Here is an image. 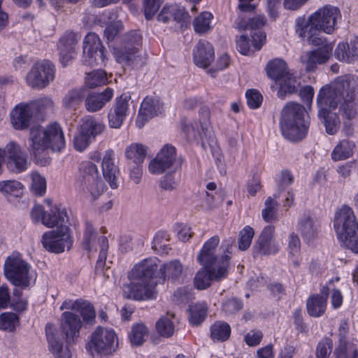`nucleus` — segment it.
Here are the masks:
<instances>
[{
    "label": "nucleus",
    "mask_w": 358,
    "mask_h": 358,
    "mask_svg": "<svg viewBox=\"0 0 358 358\" xmlns=\"http://www.w3.org/2000/svg\"><path fill=\"white\" fill-rule=\"evenodd\" d=\"M80 36L74 32L66 31L60 38L57 44L59 61L66 66L76 54V48Z\"/></svg>",
    "instance_id": "nucleus-17"
},
{
    "label": "nucleus",
    "mask_w": 358,
    "mask_h": 358,
    "mask_svg": "<svg viewBox=\"0 0 358 358\" xmlns=\"http://www.w3.org/2000/svg\"><path fill=\"white\" fill-rule=\"evenodd\" d=\"M107 82L106 73L103 70L94 71L85 78V83L90 88L103 85Z\"/></svg>",
    "instance_id": "nucleus-48"
},
{
    "label": "nucleus",
    "mask_w": 358,
    "mask_h": 358,
    "mask_svg": "<svg viewBox=\"0 0 358 358\" xmlns=\"http://www.w3.org/2000/svg\"><path fill=\"white\" fill-rule=\"evenodd\" d=\"M318 116L323 120L326 131L334 135L340 127V119L332 113L339 106L342 116L352 120L358 114V96L356 81L350 75L337 77L320 88L316 99Z\"/></svg>",
    "instance_id": "nucleus-1"
},
{
    "label": "nucleus",
    "mask_w": 358,
    "mask_h": 358,
    "mask_svg": "<svg viewBox=\"0 0 358 358\" xmlns=\"http://www.w3.org/2000/svg\"><path fill=\"white\" fill-rule=\"evenodd\" d=\"M85 192V196L91 201L97 199L104 191L103 182L100 179L88 180Z\"/></svg>",
    "instance_id": "nucleus-44"
},
{
    "label": "nucleus",
    "mask_w": 358,
    "mask_h": 358,
    "mask_svg": "<svg viewBox=\"0 0 358 358\" xmlns=\"http://www.w3.org/2000/svg\"><path fill=\"white\" fill-rule=\"evenodd\" d=\"M342 20L340 9L327 4L317 9L308 17L305 15L298 17L294 22L296 35L303 41H307L313 45H323L326 38L322 32L333 34L338 29Z\"/></svg>",
    "instance_id": "nucleus-2"
},
{
    "label": "nucleus",
    "mask_w": 358,
    "mask_h": 358,
    "mask_svg": "<svg viewBox=\"0 0 358 358\" xmlns=\"http://www.w3.org/2000/svg\"><path fill=\"white\" fill-rule=\"evenodd\" d=\"M130 96L129 94H122L116 99L115 103L110 108L108 113V122L112 128H120L129 113V101Z\"/></svg>",
    "instance_id": "nucleus-19"
},
{
    "label": "nucleus",
    "mask_w": 358,
    "mask_h": 358,
    "mask_svg": "<svg viewBox=\"0 0 358 358\" xmlns=\"http://www.w3.org/2000/svg\"><path fill=\"white\" fill-rule=\"evenodd\" d=\"M176 159V150L171 145L166 144L150 161L148 170L150 173L159 175L173 166Z\"/></svg>",
    "instance_id": "nucleus-15"
},
{
    "label": "nucleus",
    "mask_w": 358,
    "mask_h": 358,
    "mask_svg": "<svg viewBox=\"0 0 358 358\" xmlns=\"http://www.w3.org/2000/svg\"><path fill=\"white\" fill-rule=\"evenodd\" d=\"M274 232L273 225H267L264 228L255 245V252L268 255L275 254L279 250L280 244L273 239Z\"/></svg>",
    "instance_id": "nucleus-20"
},
{
    "label": "nucleus",
    "mask_w": 358,
    "mask_h": 358,
    "mask_svg": "<svg viewBox=\"0 0 358 358\" xmlns=\"http://www.w3.org/2000/svg\"><path fill=\"white\" fill-rule=\"evenodd\" d=\"M23 188V185L15 180L0 181V192L4 194L17 195Z\"/></svg>",
    "instance_id": "nucleus-54"
},
{
    "label": "nucleus",
    "mask_w": 358,
    "mask_h": 358,
    "mask_svg": "<svg viewBox=\"0 0 358 358\" xmlns=\"http://www.w3.org/2000/svg\"><path fill=\"white\" fill-rule=\"evenodd\" d=\"M148 331L147 327L143 324H138L133 327L131 333L129 336L130 341L133 345H141L148 336Z\"/></svg>",
    "instance_id": "nucleus-50"
},
{
    "label": "nucleus",
    "mask_w": 358,
    "mask_h": 358,
    "mask_svg": "<svg viewBox=\"0 0 358 358\" xmlns=\"http://www.w3.org/2000/svg\"><path fill=\"white\" fill-rule=\"evenodd\" d=\"M19 319L14 313H3L0 315V329L12 331L18 324Z\"/></svg>",
    "instance_id": "nucleus-51"
},
{
    "label": "nucleus",
    "mask_w": 358,
    "mask_h": 358,
    "mask_svg": "<svg viewBox=\"0 0 358 358\" xmlns=\"http://www.w3.org/2000/svg\"><path fill=\"white\" fill-rule=\"evenodd\" d=\"M213 15L209 12H203L196 17L193 22L194 30L195 32L203 34L212 29V21Z\"/></svg>",
    "instance_id": "nucleus-42"
},
{
    "label": "nucleus",
    "mask_w": 358,
    "mask_h": 358,
    "mask_svg": "<svg viewBox=\"0 0 358 358\" xmlns=\"http://www.w3.org/2000/svg\"><path fill=\"white\" fill-rule=\"evenodd\" d=\"M332 342L329 338L322 340L317 346L316 356L317 358H329L331 352Z\"/></svg>",
    "instance_id": "nucleus-60"
},
{
    "label": "nucleus",
    "mask_w": 358,
    "mask_h": 358,
    "mask_svg": "<svg viewBox=\"0 0 358 358\" xmlns=\"http://www.w3.org/2000/svg\"><path fill=\"white\" fill-rule=\"evenodd\" d=\"M355 143L349 140L343 139L334 147L331 157L334 162L345 160L350 158L353 154Z\"/></svg>",
    "instance_id": "nucleus-35"
},
{
    "label": "nucleus",
    "mask_w": 358,
    "mask_h": 358,
    "mask_svg": "<svg viewBox=\"0 0 358 358\" xmlns=\"http://www.w3.org/2000/svg\"><path fill=\"white\" fill-rule=\"evenodd\" d=\"M163 104L158 97L147 96L142 101L136 120V126L141 129L155 116L162 113Z\"/></svg>",
    "instance_id": "nucleus-16"
},
{
    "label": "nucleus",
    "mask_w": 358,
    "mask_h": 358,
    "mask_svg": "<svg viewBox=\"0 0 358 358\" xmlns=\"http://www.w3.org/2000/svg\"><path fill=\"white\" fill-rule=\"evenodd\" d=\"M243 308L242 302L237 299H230L222 304L223 311L228 315H233L240 311Z\"/></svg>",
    "instance_id": "nucleus-62"
},
{
    "label": "nucleus",
    "mask_w": 358,
    "mask_h": 358,
    "mask_svg": "<svg viewBox=\"0 0 358 358\" xmlns=\"http://www.w3.org/2000/svg\"><path fill=\"white\" fill-rule=\"evenodd\" d=\"M230 334L231 327L224 322H216L210 327V337L213 341H224L229 338Z\"/></svg>",
    "instance_id": "nucleus-43"
},
{
    "label": "nucleus",
    "mask_w": 358,
    "mask_h": 358,
    "mask_svg": "<svg viewBox=\"0 0 358 358\" xmlns=\"http://www.w3.org/2000/svg\"><path fill=\"white\" fill-rule=\"evenodd\" d=\"M145 155L146 148L140 143H131L125 150L126 157L138 166L143 162Z\"/></svg>",
    "instance_id": "nucleus-41"
},
{
    "label": "nucleus",
    "mask_w": 358,
    "mask_h": 358,
    "mask_svg": "<svg viewBox=\"0 0 358 358\" xmlns=\"http://www.w3.org/2000/svg\"><path fill=\"white\" fill-rule=\"evenodd\" d=\"M31 190L34 194L42 196L46 191V180L43 176L36 171L31 173Z\"/></svg>",
    "instance_id": "nucleus-49"
},
{
    "label": "nucleus",
    "mask_w": 358,
    "mask_h": 358,
    "mask_svg": "<svg viewBox=\"0 0 358 358\" xmlns=\"http://www.w3.org/2000/svg\"><path fill=\"white\" fill-rule=\"evenodd\" d=\"M105 49L99 36L95 33H89L83 41V63L85 65H100L105 62Z\"/></svg>",
    "instance_id": "nucleus-14"
},
{
    "label": "nucleus",
    "mask_w": 358,
    "mask_h": 358,
    "mask_svg": "<svg viewBox=\"0 0 358 358\" xmlns=\"http://www.w3.org/2000/svg\"><path fill=\"white\" fill-rule=\"evenodd\" d=\"M208 306L206 303H197L190 306L189 309V322L197 326L202 323L207 316Z\"/></svg>",
    "instance_id": "nucleus-39"
},
{
    "label": "nucleus",
    "mask_w": 358,
    "mask_h": 358,
    "mask_svg": "<svg viewBox=\"0 0 358 358\" xmlns=\"http://www.w3.org/2000/svg\"><path fill=\"white\" fill-rule=\"evenodd\" d=\"M322 47L313 50L308 52L306 55L301 57L302 62L306 64V68L308 71H313L317 64L325 63L329 58L333 46L330 43H327L326 40L323 45H319Z\"/></svg>",
    "instance_id": "nucleus-21"
},
{
    "label": "nucleus",
    "mask_w": 358,
    "mask_h": 358,
    "mask_svg": "<svg viewBox=\"0 0 358 358\" xmlns=\"http://www.w3.org/2000/svg\"><path fill=\"white\" fill-rule=\"evenodd\" d=\"M117 346V335L114 330L98 327L92 334L86 348L92 356L98 358L113 352Z\"/></svg>",
    "instance_id": "nucleus-10"
},
{
    "label": "nucleus",
    "mask_w": 358,
    "mask_h": 358,
    "mask_svg": "<svg viewBox=\"0 0 358 358\" xmlns=\"http://www.w3.org/2000/svg\"><path fill=\"white\" fill-rule=\"evenodd\" d=\"M6 163L7 167L16 173L25 171L29 165L27 155L22 151Z\"/></svg>",
    "instance_id": "nucleus-45"
},
{
    "label": "nucleus",
    "mask_w": 358,
    "mask_h": 358,
    "mask_svg": "<svg viewBox=\"0 0 358 358\" xmlns=\"http://www.w3.org/2000/svg\"><path fill=\"white\" fill-rule=\"evenodd\" d=\"M320 222L310 212H304L298 220L297 229L307 240L317 236L320 229Z\"/></svg>",
    "instance_id": "nucleus-25"
},
{
    "label": "nucleus",
    "mask_w": 358,
    "mask_h": 358,
    "mask_svg": "<svg viewBox=\"0 0 358 358\" xmlns=\"http://www.w3.org/2000/svg\"><path fill=\"white\" fill-rule=\"evenodd\" d=\"M91 141L92 138L80 129L79 133L74 136L73 145L76 150L82 152L89 146Z\"/></svg>",
    "instance_id": "nucleus-58"
},
{
    "label": "nucleus",
    "mask_w": 358,
    "mask_h": 358,
    "mask_svg": "<svg viewBox=\"0 0 358 358\" xmlns=\"http://www.w3.org/2000/svg\"><path fill=\"white\" fill-rule=\"evenodd\" d=\"M247 103L250 108H258L262 101V96L256 90H249L246 92Z\"/></svg>",
    "instance_id": "nucleus-61"
},
{
    "label": "nucleus",
    "mask_w": 358,
    "mask_h": 358,
    "mask_svg": "<svg viewBox=\"0 0 358 358\" xmlns=\"http://www.w3.org/2000/svg\"><path fill=\"white\" fill-rule=\"evenodd\" d=\"M142 36L138 31H131L124 38L123 48L116 54L119 63L135 65L141 61L138 55L141 44Z\"/></svg>",
    "instance_id": "nucleus-13"
},
{
    "label": "nucleus",
    "mask_w": 358,
    "mask_h": 358,
    "mask_svg": "<svg viewBox=\"0 0 358 358\" xmlns=\"http://www.w3.org/2000/svg\"><path fill=\"white\" fill-rule=\"evenodd\" d=\"M113 96V90L106 88L102 93L91 94L85 99V105L87 110L94 113L101 110L106 102L109 101Z\"/></svg>",
    "instance_id": "nucleus-31"
},
{
    "label": "nucleus",
    "mask_w": 358,
    "mask_h": 358,
    "mask_svg": "<svg viewBox=\"0 0 358 358\" xmlns=\"http://www.w3.org/2000/svg\"><path fill=\"white\" fill-rule=\"evenodd\" d=\"M85 90L83 87L69 90L62 99V107L69 111H75L83 103Z\"/></svg>",
    "instance_id": "nucleus-33"
},
{
    "label": "nucleus",
    "mask_w": 358,
    "mask_h": 358,
    "mask_svg": "<svg viewBox=\"0 0 358 358\" xmlns=\"http://www.w3.org/2000/svg\"><path fill=\"white\" fill-rule=\"evenodd\" d=\"M30 265L22 259L18 253L8 257L4 264L6 278L16 287H27L31 281L35 280L34 275L30 272Z\"/></svg>",
    "instance_id": "nucleus-8"
},
{
    "label": "nucleus",
    "mask_w": 358,
    "mask_h": 358,
    "mask_svg": "<svg viewBox=\"0 0 358 358\" xmlns=\"http://www.w3.org/2000/svg\"><path fill=\"white\" fill-rule=\"evenodd\" d=\"M278 202L275 199L268 196L264 202V208L262 210L263 220L271 222L277 220Z\"/></svg>",
    "instance_id": "nucleus-47"
},
{
    "label": "nucleus",
    "mask_w": 358,
    "mask_h": 358,
    "mask_svg": "<svg viewBox=\"0 0 358 358\" xmlns=\"http://www.w3.org/2000/svg\"><path fill=\"white\" fill-rule=\"evenodd\" d=\"M159 262L157 257H149L134 266L128 274L130 282L123 288L127 299L143 301L155 297V286L159 283L155 278Z\"/></svg>",
    "instance_id": "nucleus-3"
},
{
    "label": "nucleus",
    "mask_w": 358,
    "mask_h": 358,
    "mask_svg": "<svg viewBox=\"0 0 358 358\" xmlns=\"http://www.w3.org/2000/svg\"><path fill=\"white\" fill-rule=\"evenodd\" d=\"M220 243L218 236H214L206 241L197 257L199 262L203 266H216L223 255L219 257L217 248Z\"/></svg>",
    "instance_id": "nucleus-22"
},
{
    "label": "nucleus",
    "mask_w": 358,
    "mask_h": 358,
    "mask_svg": "<svg viewBox=\"0 0 358 358\" xmlns=\"http://www.w3.org/2000/svg\"><path fill=\"white\" fill-rule=\"evenodd\" d=\"M169 239V235L166 231H158L153 238L152 249L161 254H168L171 250L169 245L167 243Z\"/></svg>",
    "instance_id": "nucleus-46"
},
{
    "label": "nucleus",
    "mask_w": 358,
    "mask_h": 358,
    "mask_svg": "<svg viewBox=\"0 0 358 358\" xmlns=\"http://www.w3.org/2000/svg\"><path fill=\"white\" fill-rule=\"evenodd\" d=\"M65 146L62 128L58 124H50L46 128L41 126L31 129L28 138V150L36 163L45 166L48 163V151H60Z\"/></svg>",
    "instance_id": "nucleus-4"
},
{
    "label": "nucleus",
    "mask_w": 358,
    "mask_h": 358,
    "mask_svg": "<svg viewBox=\"0 0 358 358\" xmlns=\"http://www.w3.org/2000/svg\"><path fill=\"white\" fill-rule=\"evenodd\" d=\"M2 149V155L6 160V162L9 161L17 155L20 154L22 152L21 147L15 141H10Z\"/></svg>",
    "instance_id": "nucleus-59"
},
{
    "label": "nucleus",
    "mask_w": 358,
    "mask_h": 358,
    "mask_svg": "<svg viewBox=\"0 0 358 358\" xmlns=\"http://www.w3.org/2000/svg\"><path fill=\"white\" fill-rule=\"evenodd\" d=\"M17 287L13 289L10 306L16 310H24L27 306V301L22 298V291Z\"/></svg>",
    "instance_id": "nucleus-63"
},
{
    "label": "nucleus",
    "mask_w": 358,
    "mask_h": 358,
    "mask_svg": "<svg viewBox=\"0 0 358 358\" xmlns=\"http://www.w3.org/2000/svg\"><path fill=\"white\" fill-rule=\"evenodd\" d=\"M355 353H358V351L353 343L341 341L334 354L336 358H348L350 355L353 356Z\"/></svg>",
    "instance_id": "nucleus-52"
},
{
    "label": "nucleus",
    "mask_w": 358,
    "mask_h": 358,
    "mask_svg": "<svg viewBox=\"0 0 358 358\" xmlns=\"http://www.w3.org/2000/svg\"><path fill=\"white\" fill-rule=\"evenodd\" d=\"M175 315L172 313H167L161 317L156 323L157 332L162 336L171 337L174 333Z\"/></svg>",
    "instance_id": "nucleus-40"
},
{
    "label": "nucleus",
    "mask_w": 358,
    "mask_h": 358,
    "mask_svg": "<svg viewBox=\"0 0 358 358\" xmlns=\"http://www.w3.org/2000/svg\"><path fill=\"white\" fill-rule=\"evenodd\" d=\"M80 170L87 175L86 181L88 180L98 179L99 171L96 165L91 162H85L81 164Z\"/></svg>",
    "instance_id": "nucleus-64"
},
{
    "label": "nucleus",
    "mask_w": 358,
    "mask_h": 358,
    "mask_svg": "<svg viewBox=\"0 0 358 358\" xmlns=\"http://www.w3.org/2000/svg\"><path fill=\"white\" fill-rule=\"evenodd\" d=\"M103 176L112 189L118 187L119 169L115 164V153L112 150H107L102 160Z\"/></svg>",
    "instance_id": "nucleus-26"
},
{
    "label": "nucleus",
    "mask_w": 358,
    "mask_h": 358,
    "mask_svg": "<svg viewBox=\"0 0 358 358\" xmlns=\"http://www.w3.org/2000/svg\"><path fill=\"white\" fill-rule=\"evenodd\" d=\"M255 232L250 226L245 227L239 234L238 246L241 250H246L252 243Z\"/></svg>",
    "instance_id": "nucleus-55"
},
{
    "label": "nucleus",
    "mask_w": 358,
    "mask_h": 358,
    "mask_svg": "<svg viewBox=\"0 0 358 358\" xmlns=\"http://www.w3.org/2000/svg\"><path fill=\"white\" fill-rule=\"evenodd\" d=\"M164 0H143L144 14L147 20H150L159 9Z\"/></svg>",
    "instance_id": "nucleus-56"
},
{
    "label": "nucleus",
    "mask_w": 358,
    "mask_h": 358,
    "mask_svg": "<svg viewBox=\"0 0 358 358\" xmlns=\"http://www.w3.org/2000/svg\"><path fill=\"white\" fill-rule=\"evenodd\" d=\"M280 127L282 135L286 139L292 142L302 140L309 127L305 108L295 102L287 103L280 113Z\"/></svg>",
    "instance_id": "nucleus-5"
},
{
    "label": "nucleus",
    "mask_w": 358,
    "mask_h": 358,
    "mask_svg": "<svg viewBox=\"0 0 358 358\" xmlns=\"http://www.w3.org/2000/svg\"><path fill=\"white\" fill-rule=\"evenodd\" d=\"M98 243L99 244L100 251L96 262V268H102L104 266L105 261L106 259L108 241L106 236H101L98 238Z\"/></svg>",
    "instance_id": "nucleus-57"
},
{
    "label": "nucleus",
    "mask_w": 358,
    "mask_h": 358,
    "mask_svg": "<svg viewBox=\"0 0 358 358\" xmlns=\"http://www.w3.org/2000/svg\"><path fill=\"white\" fill-rule=\"evenodd\" d=\"M55 69L49 60H43L34 64L27 76L29 86L36 89H43L55 79Z\"/></svg>",
    "instance_id": "nucleus-12"
},
{
    "label": "nucleus",
    "mask_w": 358,
    "mask_h": 358,
    "mask_svg": "<svg viewBox=\"0 0 358 358\" xmlns=\"http://www.w3.org/2000/svg\"><path fill=\"white\" fill-rule=\"evenodd\" d=\"M266 19L264 15H257L252 18L245 20L239 18L236 22V28L239 31H250L252 44L245 36H241L236 41L238 51L244 55H249L254 50H259L266 42V34L262 31L266 24Z\"/></svg>",
    "instance_id": "nucleus-7"
},
{
    "label": "nucleus",
    "mask_w": 358,
    "mask_h": 358,
    "mask_svg": "<svg viewBox=\"0 0 358 358\" xmlns=\"http://www.w3.org/2000/svg\"><path fill=\"white\" fill-rule=\"evenodd\" d=\"M183 271V266L178 259H174L164 263L159 268V282H164L165 280H177L181 277Z\"/></svg>",
    "instance_id": "nucleus-32"
},
{
    "label": "nucleus",
    "mask_w": 358,
    "mask_h": 358,
    "mask_svg": "<svg viewBox=\"0 0 358 358\" xmlns=\"http://www.w3.org/2000/svg\"><path fill=\"white\" fill-rule=\"evenodd\" d=\"M327 297L320 294H313L306 301V309L308 315L313 317H320L325 313Z\"/></svg>",
    "instance_id": "nucleus-34"
},
{
    "label": "nucleus",
    "mask_w": 358,
    "mask_h": 358,
    "mask_svg": "<svg viewBox=\"0 0 358 358\" xmlns=\"http://www.w3.org/2000/svg\"><path fill=\"white\" fill-rule=\"evenodd\" d=\"M335 57L340 62L352 64L358 60V36L347 42L339 43L334 51Z\"/></svg>",
    "instance_id": "nucleus-24"
},
{
    "label": "nucleus",
    "mask_w": 358,
    "mask_h": 358,
    "mask_svg": "<svg viewBox=\"0 0 358 358\" xmlns=\"http://www.w3.org/2000/svg\"><path fill=\"white\" fill-rule=\"evenodd\" d=\"M214 49L206 41H199L194 51V64L201 68L208 67L214 60Z\"/></svg>",
    "instance_id": "nucleus-29"
},
{
    "label": "nucleus",
    "mask_w": 358,
    "mask_h": 358,
    "mask_svg": "<svg viewBox=\"0 0 358 358\" xmlns=\"http://www.w3.org/2000/svg\"><path fill=\"white\" fill-rule=\"evenodd\" d=\"M50 206V209L47 210L43 217V224L47 227L52 228L57 227V229H61L62 227H68L69 219L66 210L64 208L55 206H51V201H47Z\"/></svg>",
    "instance_id": "nucleus-28"
},
{
    "label": "nucleus",
    "mask_w": 358,
    "mask_h": 358,
    "mask_svg": "<svg viewBox=\"0 0 358 358\" xmlns=\"http://www.w3.org/2000/svg\"><path fill=\"white\" fill-rule=\"evenodd\" d=\"M47 340L49 350L55 358H71V351L69 344L64 345L63 336H59L55 334H50L46 328Z\"/></svg>",
    "instance_id": "nucleus-30"
},
{
    "label": "nucleus",
    "mask_w": 358,
    "mask_h": 358,
    "mask_svg": "<svg viewBox=\"0 0 358 358\" xmlns=\"http://www.w3.org/2000/svg\"><path fill=\"white\" fill-rule=\"evenodd\" d=\"M104 129L105 125L102 122L90 116L82 120L80 129L94 139L96 136L101 134Z\"/></svg>",
    "instance_id": "nucleus-38"
},
{
    "label": "nucleus",
    "mask_w": 358,
    "mask_h": 358,
    "mask_svg": "<svg viewBox=\"0 0 358 358\" xmlns=\"http://www.w3.org/2000/svg\"><path fill=\"white\" fill-rule=\"evenodd\" d=\"M277 83L280 85L278 96L281 99H284L287 94L296 92L299 85L296 77L293 76L290 72L277 81Z\"/></svg>",
    "instance_id": "nucleus-37"
},
{
    "label": "nucleus",
    "mask_w": 358,
    "mask_h": 358,
    "mask_svg": "<svg viewBox=\"0 0 358 358\" xmlns=\"http://www.w3.org/2000/svg\"><path fill=\"white\" fill-rule=\"evenodd\" d=\"M231 253L230 248L228 245L224 250L217 266H203L199 270L194 278L195 287L199 289H204L210 285L213 280L220 281L227 278Z\"/></svg>",
    "instance_id": "nucleus-9"
},
{
    "label": "nucleus",
    "mask_w": 358,
    "mask_h": 358,
    "mask_svg": "<svg viewBox=\"0 0 358 358\" xmlns=\"http://www.w3.org/2000/svg\"><path fill=\"white\" fill-rule=\"evenodd\" d=\"M41 243L43 248L49 252L61 253L66 248L69 250L73 245V238L69 227L48 231L42 236Z\"/></svg>",
    "instance_id": "nucleus-11"
},
{
    "label": "nucleus",
    "mask_w": 358,
    "mask_h": 358,
    "mask_svg": "<svg viewBox=\"0 0 358 358\" xmlns=\"http://www.w3.org/2000/svg\"><path fill=\"white\" fill-rule=\"evenodd\" d=\"M333 224L342 245L358 253V220L353 208L348 205L338 207L335 211Z\"/></svg>",
    "instance_id": "nucleus-6"
},
{
    "label": "nucleus",
    "mask_w": 358,
    "mask_h": 358,
    "mask_svg": "<svg viewBox=\"0 0 358 358\" xmlns=\"http://www.w3.org/2000/svg\"><path fill=\"white\" fill-rule=\"evenodd\" d=\"M33 113L29 104L20 103L10 113V122L14 129L23 130L29 127Z\"/></svg>",
    "instance_id": "nucleus-27"
},
{
    "label": "nucleus",
    "mask_w": 358,
    "mask_h": 358,
    "mask_svg": "<svg viewBox=\"0 0 358 358\" xmlns=\"http://www.w3.org/2000/svg\"><path fill=\"white\" fill-rule=\"evenodd\" d=\"M266 71L267 76L275 82L289 72L286 63L278 58L269 61L266 66Z\"/></svg>",
    "instance_id": "nucleus-36"
},
{
    "label": "nucleus",
    "mask_w": 358,
    "mask_h": 358,
    "mask_svg": "<svg viewBox=\"0 0 358 358\" xmlns=\"http://www.w3.org/2000/svg\"><path fill=\"white\" fill-rule=\"evenodd\" d=\"M83 327L80 317L71 311H65L61 315V328L67 343H74L80 336Z\"/></svg>",
    "instance_id": "nucleus-18"
},
{
    "label": "nucleus",
    "mask_w": 358,
    "mask_h": 358,
    "mask_svg": "<svg viewBox=\"0 0 358 358\" xmlns=\"http://www.w3.org/2000/svg\"><path fill=\"white\" fill-rule=\"evenodd\" d=\"M59 309L61 310L66 309L79 312L83 321L87 324H92L96 317V312L93 306L89 301L82 299L76 300L66 299Z\"/></svg>",
    "instance_id": "nucleus-23"
},
{
    "label": "nucleus",
    "mask_w": 358,
    "mask_h": 358,
    "mask_svg": "<svg viewBox=\"0 0 358 358\" xmlns=\"http://www.w3.org/2000/svg\"><path fill=\"white\" fill-rule=\"evenodd\" d=\"M96 238V234L94 232V227L90 222H85V227L83 234V247L85 250L90 251L94 245Z\"/></svg>",
    "instance_id": "nucleus-53"
}]
</instances>
